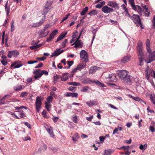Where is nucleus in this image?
<instances>
[{
  "mask_svg": "<svg viewBox=\"0 0 155 155\" xmlns=\"http://www.w3.org/2000/svg\"><path fill=\"white\" fill-rule=\"evenodd\" d=\"M133 9L137 11L139 14H141L142 13V9L140 6L139 5H136L135 8H134Z\"/></svg>",
  "mask_w": 155,
  "mask_h": 155,
  "instance_id": "nucleus-21",
  "label": "nucleus"
},
{
  "mask_svg": "<svg viewBox=\"0 0 155 155\" xmlns=\"http://www.w3.org/2000/svg\"><path fill=\"white\" fill-rule=\"evenodd\" d=\"M146 48L148 54L146 55L145 61L147 63H149L155 60V51L152 52L150 48V42L149 39L146 40Z\"/></svg>",
  "mask_w": 155,
  "mask_h": 155,
  "instance_id": "nucleus-1",
  "label": "nucleus"
},
{
  "mask_svg": "<svg viewBox=\"0 0 155 155\" xmlns=\"http://www.w3.org/2000/svg\"><path fill=\"white\" fill-rule=\"evenodd\" d=\"M80 57L81 60L86 62L88 60V56L87 53L84 50H81L80 53Z\"/></svg>",
  "mask_w": 155,
  "mask_h": 155,
  "instance_id": "nucleus-6",
  "label": "nucleus"
},
{
  "mask_svg": "<svg viewBox=\"0 0 155 155\" xmlns=\"http://www.w3.org/2000/svg\"><path fill=\"white\" fill-rule=\"evenodd\" d=\"M130 3V4L133 9L135 8L136 5H135L134 0H129Z\"/></svg>",
  "mask_w": 155,
  "mask_h": 155,
  "instance_id": "nucleus-35",
  "label": "nucleus"
},
{
  "mask_svg": "<svg viewBox=\"0 0 155 155\" xmlns=\"http://www.w3.org/2000/svg\"><path fill=\"white\" fill-rule=\"evenodd\" d=\"M150 99L153 104L155 105V95L154 96H151L150 97Z\"/></svg>",
  "mask_w": 155,
  "mask_h": 155,
  "instance_id": "nucleus-46",
  "label": "nucleus"
},
{
  "mask_svg": "<svg viewBox=\"0 0 155 155\" xmlns=\"http://www.w3.org/2000/svg\"><path fill=\"white\" fill-rule=\"evenodd\" d=\"M94 83H95L97 85L100 86L101 87H104V84L101 83L98 81H94Z\"/></svg>",
  "mask_w": 155,
  "mask_h": 155,
  "instance_id": "nucleus-32",
  "label": "nucleus"
},
{
  "mask_svg": "<svg viewBox=\"0 0 155 155\" xmlns=\"http://www.w3.org/2000/svg\"><path fill=\"white\" fill-rule=\"evenodd\" d=\"M130 148V147L129 146H122L120 148H118L119 149H123V150H128Z\"/></svg>",
  "mask_w": 155,
  "mask_h": 155,
  "instance_id": "nucleus-43",
  "label": "nucleus"
},
{
  "mask_svg": "<svg viewBox=\"0 0 155 155\" xmlns=\"http://www.w3.org/2000/svg\"><path fill=\"white\" fill-rule=\"evenodd\" d=\"M68 84L69 85L75 86H78L80 84L79 83L75 82H70Z\"/></svg>",
  "mask_w": 155,
  "mask_h": 155,
  "instance_id": "nucleus-34",
  "label": "nucleus"
},
{
  "mask_svg": "<svg viewBox=\"0 0 155 155\" xmlns=\"http://www.w3.org/2000/svg\"><path fill=\"white\" fill-rule=\"evenodd\" d=\"M21 62L18 61L15 62L11 65V67L14 66V68H18L22 66V64L21 63Z\"/></svg>",
  "mask_w": 155,
  "mask_h": 155,
  "instance_id": "nucleus-14",
  "label": "nucleus"
},
{
  "mask_svg": "<svg viewBox=\"0 0 155 155\" xmlns=\"http://www.w3.org/2000/svg\"><path fill=\"white\" fill-rule=\"evenodd\" d=\"M86 103L88 106L90 107H92L94 105H97V104L96 103L95 101H90L89 102H86Z\"/></svg>",
  "mask_w": 155,
  "mask_h": 155,
  "instance_id": "nucleus-30",
  "label": "nucleus"
},
{
  "mask_svg": "<svg viewBox=\"0 0 155 155\" xmlns=\"http://www.w3.org/2000/svg\"><path fill=\"white\" fill-rule=\"evenodd\" d=\"M145 12V14L146 16H149L150 15V12L147 8H145V10H143Z\"/></svg>",
  "mask_w": 155,
  "mask_h": 155,
  "instance_id": "nucleus-33",
  "label": "nucleus"
},
{
  "mask_svg": "<svg viewBox=\"0 0 155 155\" xmlns=\"http://www.w3.org/2000/svg\"><path fill=\"white\" fill-rule=\"evenodd\" d=\"M67 39H65L64 41L62 43V46H63V47H65L66 46V44L67 42Z\"/></svg>",
  "mask_w": 155,
  "mask_h": 155,
  "instance_id": "nucleus-48",
  "label": "nucleus"
},
{
  "mask_svg": "<svg viewBox=\"0 0 155 155\" xmlns=\"http://www.w3.org/2000/svg\"><path fill=\"white\" fill-rule=\"evenodd\" d=\"M78 94L76 93H71V97H77Z\"/></svg>",
  "mask_w": 155,
  "mask_h": 155,
  "instance_id": "nucleus-53",
  "label": "nucleus"
},
{
  "mask_svg": "<svg viewBox=\"0 0 155 155\" xmlns=\"http://www.w3.org/2000/svg\"><path fill=\"white\" fill-rule=\"evenodd\" d=\"M107 5L112 8H115L116 9H118L119 8L118 5L114 2H109L107 3Z\"/></svg>",
  "mask_w": 155,
  "mask_h": 155,
  "instance_id": "nucleus-12",
  "label": "nucleus"
},
{
  "mask_svg": "<svg viewBox=\"0 0 155 155\" xmlns=\"http://www.w3.org/2000/svg\"><path fill=\"white\" fill-rule=\"evenodd\" d=\"M114 151V150H105L104 151V155H111Z\"/></svg>",
  "mask_w": 155,
  "mask_h": 155,
  "instance_id": "nucleus-20",
  "label": "nucleus"
},
{
  "mask_svg": "<svg viewBox=\"0 0 155 155\" xmlns=\"http://www.w3.org/2000/svg\"><path fill=\"white\" fill-rule=\"evenodd\" d=\"M89 89V87H88L85 86L81 89V91L83 92H86Z\"/></svg>",
  "mask_w": 155,
  "mask_h": 155,
  "instance_id": "nucleus-40",
  "label": "nucleus"
},
{
  "mask_svg": "<svg viewBox=\"0 0 155 155\" xmlns=\"http://www.w3.org/2000/svg\"><path fill=\"white\" fill-rule=\"evenodd\" d=\"M137 50L138 53V58L140 61V64L139 65L141 66L142 65V62L143 60L144 56L143 55V43L139 41L137 43Z\"/></svg>",
  "mask_w": 155,
  "mask_h": 155,
  "instance_id": "nucleus-3",
  "label": "nucleus"
},
{
  "mask_svg": "<svg viewBox=\"0 0 155 155\" xmlns=\"http://www.w3.org/2000/svg\"><path fill=\"white\" fill-rule=\"evenodd\" d=\"M117 74L120 79L123 80L128 85L131 84L133 77L127 74V71L125 70H121L117 71Z\"/></svg>",
  "mask_w": 155,
  "mask_h": 155,
  "instance_id": "nucleus-2",
  "label": "nucleus"
},
{
  "mask_svg": "<svg viewBox=\"0 0 155 155\" xmlns=\"http://www.w3.org/2000/svg\"><path fill=\"white\" fill-rule=\"evenodd\" d=\"M41 98L39 97H37L35 103V107L37 111L39 112L41 108L42 104Z\"/></svg>",
  "mask_w": 155,
  "mask_h": 155,
  "instance_id": "nucleus-7",
  "label": "nucleus"
},
{
  "mask_svg": "<svg viewBox=\"0 0 155 155\" xmlns=\"http://www.w3.org/2000/svg\"><path fill=\"white\" fill-rule=\"evenodd\" d=\"M5 33L4 32L2 35V45H3L4 44V37H5Z\"/></svg>",
  "mask_w": 155,
  "mask_h": 155,
  "instance_id": "nucleus-55",
  "label": "nucleus"
},
{
  "mask_svg": "<svg viewBox=\"0 0 155 155\" xmlns=\"http://www.w3.org/2000/svg\"><path fill=\"white\" fill-rule=\"evenodd\" d=\"M53 97L51 96H49L46 99L48 103H50L53 100Z\"/></svg>",
  "mask_w": 155,
  "mask_h": 155,
  "instance_id": "nucleus-39",
  "label": "nucleus"
},
{
  "mask_svg": "<svg viewBox=\"0 0 155 155\" xmlns=\"http://www.w3.org/2000/svg\"><path fill=\"white\" fill-rule=\"evenodd\" d=\"M48 7L45 6V8L44 9L43 11L42 12L43 15H46L48 12Z\"/></svg>",
  "mask_w": 155,
  "mask_h": 155,
  "instance_id": "nucleus-37",
  "label": "nucleus"
},
{
  "mask_svg": "<svg viewBox=\"0 0 155 155\" xmlns=\"http://www.w3.org/2000/svg\"><path fill=\"white\" fill-rule=\"evenodd\" d=\"M131 19L133 20L135 24H137V25L140 26L142 28H143L140 22V18L138 15H133L132 17H131Z\"/></svg>",
  "mask_w": 155,
  "mask_h": 155,
  "instance_id": "nucleus-5",
  "label": "nucleus"
},
{
  "mask_svg": "<svg viewBox=\"0 0 155 155\" xmlns=\"http://www.w3.org/2000/svg\"><path fill=\"white\" fill-rule=\"evenodd\" d=\"M68 73H65L61 77V81H65L68 79Z\"/></svg>",
  "mask_w": 155,
  "mask_h": 155,
  "instance_id": "nucleus-26",
  "label": "nucleus"
},
{
  "mask_svg": "<svg viewBox=\"0 0 155 155\" xmlns=\"http://www.w3.org/2000/svg\"><path fill=\"white\" fill-rule=\"evenodd\" d=\"M104 75L105 78L109 79V81L111 82H115L117 81L116 76L111 72L105 73Z\"/></svg>",
  "mask_w": 155,
  "mask_h": 155,
  "instance_id": "nucleus-4",
  "label": "nucleus"
},
{
  "mask_svg": "<svg viewBox=\"0 0 155 155\" xmlns=\"http://www.w3.org/2000/svg\"><path fill=\"white\" fill-rule=\"evenodd\" d=\"M54 38V37L51 35L50 34L49 37V38H48L47 39L46 41L47 42H49L52 39Z\"/></svg>",
  "mask_w": 155,
  "mask_h": 155,
  "instance_id": "nucleus-44",
  "label": "nucleus"
},
{
  "mask_svg": "<svg viewBox=\"0 0 155 155\" xmlns=\"http://www.w3.org/2000/svg\"><path fill=\"white\" fill-rule=\"evenodd\" d=\"M51 27V25L49 24L46 25L44 28V31H46L47 29Z\"/></svg>",
  "mask_w": 155,
  "mask_h": 155,
  "instance_id": "nucleus-51",
  "label": "nucleus"
},
{
  "mask_svg": "<svg viewBox=\"0 0 155 155\" xmlns=\"http://www.w3.org/2000/svg\"><path fill=\"white\" fill-rule=\"evenodd\" d=\"M46 31H44V29L43 31H40L39 36L40 37H43L46 36L48 33L49 31H47L45 32Z\"/></svg>",
  "mask_w": 155,
  "mask_h": 155,
  "instance_id": "nucleus-22",
  "label": "nucleus"
},
{
  "mask_svg": "<svg viewBox=\"0 0 155 155\" xmlns=\"http://www.w3.org/2000/svg\"><path fill=\"white\" fill-rule=\"evenodd\" d=\"M147 144H145L144 145H140L139 148L141 150H145L147 148Z\"/></svg>",
  "mask_w": 155,
  "mask_h": 155,
  "instance_id": "nucleus-41",
  "label": "nucleus"
},
{
  "mask_svg": "<svg viewBox=\"0 0 155 155\" xmlns=\"http://www.w3.org/2000/svg\"><path fill=\"white\" fill-rule=\"evenodd\" d=\"M14 21L12 20L11 22V32H13L14 30Z\"/></svg>",
  "mask_w": 155,
  "mask_h": 155,
  "instance_id": "nucleus-38",
  "label": "nucleus"
},
{
  "mask_svg": "<svg viewBox=\"0 0 155 155\" xmlns=\"http://www.w3.org/2000/svg\"><path fill=\"white\" fill-rule=\"evenodd\" d=\"M45 128L51 137H54V136L53 134L52 128L51 126L49 127L48 126H47L46 127H45Z\"/></svg>",
  "mask_w": 155,
  "mask_h": 155,
  "instance_id": "nucleus-15",
  "label": "nucleus"
},
{
  "mask_svg": "<svg viewBox=\"0 0 155 155\" xmlns=\"http://www.w3.org/2000/svg\"><path fill=\"white\" fill-rule=\"evenodd\" d=\"M41 45V44L35 45L34 46H31L30 48L31 50L37 49Z\"/></svg>",
  "mask_w": 155,
  "mask_h": 155,
  "instance_id": "nucleus-31",
  "label": "nucleus"
},
{
  "mask_svg": "<svg viewBox=\"0 0 155 155\" xmlns=\"http://www.w3.org/2000/svg\"><path fill=\"white\" fill-rule=\"evenodd\" d=\"M85 65L84 64H79L77 66V68H78V70L81 71L82 69H83Z\"/></svg>",
  "mask_w": 155,
  "mask_h": 155,
  "instance_id": "nucleus-36",
  "label": "nucleus"
},
{
  "mask_svg": "<svg viewBox=\"0 0 155 155\" xmlns=\"http://www.w3.org/2000/svg\"><path fill=\"white\" fill-rule=\"evenodd\" d=\"M75 45L74 47L76 48L79 47L81 48L82 46V43L81 40H76V41L72 45Z\"/></svg>",
  "mask_w": 155,
  "mask_h": 155,
  "instance_id": "nucleus-17",
  "label": "nucleus"
},
{
  "mask_svg": "<svg viewBox=\"0 0 155 155\" xmlns=\"http://www.w3.org/2000/svg\"><path fill=\"white\" fill-rule=\"evenodd\" d=\"M41 71L40 69H38L37 70H36L35 71V74H39L41 72Z\"/></svg>",
  "mask_w": 155,
  "mask_h": 155,
  "instance_id": "nucleus-56",
  "label": "nucleus"
},
{
  "mask_svg": "<svg viewBox=\"0 0 155 155\" xmlns=\"http://www.w3.org/2000/svg\"><path fill=\"white\" fill-rule=\"evenodd\" d=\"M51 5V3L48 1H47L46 4L45 6L46 7H48H48H50Z\"/></svg>",
  "mask_w": 155,
  "mask_h": 155,
  "instance_id": "nucleus-59",
  "label": "nucleus"
},
{
  "mask_svg": "<svg viewBox=\"0 0 155 155\" xmlns=\"http://www.w3.org/2000/svg\"><path fill=\"white\" fill-rule=\"evenodd\" d=\"M1 62L3 65L5 66L7 65V61L6 60L1 61Z\"/></svg>",
  "mask_w": 155,
  "mask_h": 155,
  "instance_id": "nucleus-50",
  "label": "nucleus"
},
{
  "mask_svg": "<svg viewBox=\"0 0 155 155\" xmlns=\"http://www.w3.org/2000/svg\"><path fill=\"white\" fill-rule=\"evenodd\" d=\"M152 22L153 23V26L152 27V28H155V15L154 16L153 19L152 20Z\"/></svg>",
  "mask_w": 155,
  "mask_h": 155,
  "instance_id": "nucleus-47",
  "label": "nucleus"
},
{
  "mask_svg": "<svg viewBox=\"0 0 155 155\" xmlns=\"http://www.w3.org/2000/svg\"><path fill=\"white\" fill-rule=\"evenodd\" d=\"M79 137V136L78 134V133L75 134L73 136L71 137L72 139L74 141H77V139Z\"/></svg>",
  "mask_w": 155,
  "mask_h": 155,
  "instance_id": "nucleus-27",
  "label": "nucleus"
},
{
  "mask_svg": "<svg viewBox=\"0 0 155 155\" xmlns=\"http://www.w3.org/2000/svg\"><path fill=\"white\" fill-rule=\"evenodd\" d=\"M151 73L152 74V76L155 78V71H154L153 69H151Z\"/></svg>",
  "mask_w": 155,
  "mask_h": 155,
  "instance_id": "nucleus-60",
  "label": "nucleus"
},
{
  "mask_svg": "<svg viewBox=\"0 0 155 155\" xmlns=\"http://www.w3.org/2000/svg\"><path fill=\"white\" fill-rule=\"evenodd\" d=\"M110 21L112 23V24L117 25V22L116 21H114L110 19Z\"/></svg>",
  "mask_w": 155,
  "mask_h": 155,
  "instance_id": "nucleus-62",
  "label": "nucleus"
},
{
  "mask_svg": "<svg viewBox=\"0 0 155 155\" xmlns=\"http://www.w3.org/2000/svg\"><path fill=\"white\" fill-rule=\"evenodd\" d=\"M22 89V86L21 85L17 84L14 86V89L16 91H20Z\"/></svg>",
  "mask_w": 155,
  "mask_h": 155,
  "instance_id": "nucleus-23",
  "label": "nucleus"
},
{
  "mask_svg": "<svg viewBox=\"0 0 155 155\" xmlns=\"http://www.w3.org/2000/svg\"><path fill=\"white\" fill-rule=\"evenodd\" d=\"M58 32V31L57 30H54L52 32V33L50 34L52 35L54 37V36L56 35L57 34V32Z\"/></svg>",
  "mask_w": 155,
  "mask_h": 155,
  "instance_id": "nucleus-45",
  "label": "nucleus"
},
{
  "mask_svg": "<svg viewBox=\"0 0 155 155\" xmlns=\"http://www.w3.org/2000/svg\"><path fill=\"white\" fill-rule=\"evenodd\" d=\"M64 51V50L62 49L60 50V49H57L51 55V57H53L54 56H57Z\"/></svg>",
  "mask_w": 155,
  "mask_h": 155,
  "instance_id": "nucleus-11",
  "label": "nucleus"
},
{
  "mask_svg": "<svg viewBox=\"0 0 155 155\" xmlns=\"http://www.w3.org/2000/svg\"><path fill=\"white\" fill-rule=\"evenodd\" d=\"M67 34V32L66 31L64 33H61L59 36L58 38L57 39V40L55 41V42H57L59 41H60L62 39H63L66 35Z\"/></svg>",
  "mask_w": 155,
  "mask_h": 155,
  "instance_id": "nucleus-16",
  "label": "nucleus"
},
{
  "mask_svg": "<svg viewBox=\"0 0 155 155\" xmlns=\"http://www.w3.org/2000/svg\"><path fill=\"white\" fill-rule=\"evenodd\" d=\"M130 58V57L128 56H125L122 59L121 61L124 63H125L128 61Z\"/></svg>",
  "mask_w": 155,
  "mask_h": 155,
  "instance_id": "nucleus-24",
  "label": "nucleus"
},
{
  "mask_svg": "<svg viewBox=\"0 0 155 155\" xmlns=\"http://www.w3.org/2000/svg\"><path fill=\"white\" fill-rule=\"evenodd\" d=\"M149 66H147L145 71V76L148 80H149V79L150 75L152 76V74L151 73V69L149 70Z\"/></svg>",
  "mask_w": 155,
  "mask_h": 155,
  "instance_id": "nucleus-13",
  "label": "nucleus"
},
{
  "mask_svg": "<svg viewBox=\"0 0 155 155\" xmlns=\"http://www.w3.org/2000/svg\"><path fill=\"white\" fill-rule=\"evenodd\" d=\"M45 16H44V18H43L42 19L40 20L39 22L32 23L30 24V26L32 28L39 27L42 25L45 21Z\"/></svg>",
  "mask_w": 155,
  "mask_h": 155,
  "instance_id": "nucleus-8",
  "label": "nucleus"
},
{
  "mask_svg": "<svg viewBox=\"0 0 155 155\" xmlns=\"http://www.w3.org/2000/svg\"><path fill=\"white\" fill-rule=\"evenodd\" d=\"M10 97V95H9L8 94L5 95L3 97L2 99V100H5L7 98H9Z\"/></svg>",
  "mask_w": 155,
  "mask_h": 155,
  "instance_id": "nucleus-64",
  "label": "nucleus"
},
{
  "mask_svg": "<svg viewBox=\"0 0 155 155\" xmlns=\"http://www.w3.org/2000/svg\"><path fill=\"white\" fill-rule=\"evenodd\" d=\"M28 95V93L27 92H22L20 94V97H25L27 96Z\"/></svg>",
  "mask_w": 155,
  "mask_h": 155,
  "instance_id": "nucleus-42",
  "label": "nucleus"
},
{
  "mask_svg": "<svg viewBox=\"0 0 155 155\" xmlns=\"http://www.w3.org/2000/svg\"><path fill=\"white\" fill-rule=\"evenodd\" d=\"M102 11L105 13H108L113 12V8L108 7L107 6H104L101 9Z\"/></svg>",
  "mask_w": 155,
  "mask_h": 155,
  "instance_id": "nucleus-9",
  "label": "nucleus"
},
{
  "mask_svg": "<svg viewBox=\"0 0 155 155\" xmlns=\"http://www.w3.org/2000/svg\"><path fill=\"white\" fill-rule=\"evenodd\" d=\"M93 118V115L89 117H86L87 120L89 121H91L92 119Z\"/></svg>",
  "mask_w": 155,
  "mask_h": 155,
  "instance_id": "nucleus-63",
  "label": "nucleus"
},
{
  "mask_svg": "<svg viewBox=\"0 0 155 155\" xmlns=\"http://www.w3.org/2000/svg\"><path fill=\"white\" fill-rule=\"evenodd\" d=\"M77 118V116L76 115H75V116L73 117L72 119L73 122L75 123H78Z\"/></svg>",
  "mask_w": 155,
  "mask_h": 155,
  "instance_id": "nucleus-49",
  "label": "nucleus"
},
{
  "mask_svg": "<svg viewBox=\"0 0 155 155\" xmlns=\"http://www.w3.org/2000/svg\"><path fill=\"white\" fill-rule=\"evenodd\" d=\"M88 10V8L87 7H86L84 8L80 13L81 15H84L85 14Z\"/></svg>",
  "mask_w": 155,
  "mask_h": 155,
  "instance_id": "nucleus-29",
  "label": "nucleus"
},
{
  "mask_svg": "<svg viewBox=\"0 0 155 155\" xmlns=\"http://www.w3.org/2000/svg\"><path fill=\"white\" fill-rule=\"evenodd\" d=\"M99 68L96 66L91 67L89 70V74H91L95 72L97 70H98Z\"/></svg>",
  "mask_w": 155,
  "mask_h": 155,
  "instance_id": "nucleus-18",
  "label": "nucleus"
},
{
  "mask_svg": "<svg viewBox=\"0 0 155 155\" xmlns=\"http://www.w3.org/2000/svg\"><path fill=\"white\" fill-rule=\"evenodd\" d=\"M97 13V11L96 10H94L91 11L88 13V14L91 16L95 15Z\"/></svg>",
  "mask_w": 155,
  "mask_h": 155,
  "instance_id": "nucleus-28",
  "label": "nucleus"
},
{
  "mask_svg": "<svg viewBox=\"0 0 155 155\" xmlns=\"http://www.w3.org/2000/svg\"><path fill=\"white\" fill-rule=\"evenodd\" d=\"M19 54L18 51H9L8 54V57L9 58H11L12 57H15Z\"/></svg>",
  "mask_w": 155,
  "mask_h": 155,
  "instance_id": "nucleus-10",
  "label": "nucleus"
},
{
  "mask_svg": "<svg viewBox=\"0 0 155 155\" xmlns=\"http://www.w3.org/2000/svg\"><path fill=\"white\" fill-rule=\"evenodd\" d=\"M45 107L46 108L47 110H48L49 111L50 110L49 109V105L48 104V103L47 102H45Z\"/></svg>",
  "mask_w": 155,
  "mask_h": 155,
  "instance_id": "nucleus-54",
  "label": "nucleus"
},
{
  "mask_svg": "<svg viewBox=\"0 0 155 155\" xmlns=\"http://www.w3.org/2000/svg\"><path fill=\"white\" fill-rule=\"evenodd\" d=\"M150 130L153 133L155 132V128L153 126H150Z\"/></svg>",
  "mask_w": 155,
  "mask_h": 155,
  "instance_id": "nucleus-61",
  "label": "nucleus"
},
{
  "mask_svg": "<svg viewBox=\"0 0 155 155\" xmlns=\"http://www.w3.org/2000/svg\"><path fill=\"white\" fill-rule=\"evenodd\" d=\"M8 1H7L6 3V4L5 5V11L6 12V14L7 16H8L9 12H10V5H8Z\"/></svg>",
  "mask_w": 155,
  "mask_h": 155,
  "instance_id": "nucleus-19",
  "label": "nucleus"
},
{
  "mask_svg": "<svg viewBox=\"0 0 155 155\" xmlns=\"http://www.w3.org/2000/svg\"><path fill=\"white\" fill-rule=\"evenodd\" d=\"M105 2L104 1H102L99 2L98 4H97L95 7L96 8H101L102 6L105 4Z\"/></svg>",
  "mask_w": 155,
  "mask_h": 155,
  "instance_id": "nucleus-25",
  "label": "nucleus"
},
{
  "mask_svg": "<svg viewBox=\"0 0 155 155\" xmlns=\"http://www.w3.org/2000/svg\"><path fill=\"white\" fill-rule=\"evenodd\" d=\"M35 75H36L35 76H34L35 78V79H37L38 78L41 77V74L40 73V74H35Z\"/></svg>",
  "mask_w": 155,
  "mask_h": 155,
  "instance_id": "nucleus-58",
  "label": "nucleus"
},
{
  "mask_svg": "<svg viewBox=\"0 0 155 155\" xmlns=\"http://www.w3.org/2000/svg\"><path fill=\"white\" fill-rule=\"evenodd\" d=\"M40 73H41V76L43 74H45L46 75H47L48 74V72L46 71H45V70L41 71Z\"/></svg>",
  "mask_w": 155,
  "mask_h": 155,
  "instance_id": "nucleus-52",
  "label": "nucleus"
},
{
  "mask_svg": "<svg viewBox=\"0 0 155 155\" xmlns=\"http://www.w3.org/2000/svg\"><path fill=\"white\" fill-rule=\"evenodd\" d=\"M130 97L137 101H139L140 100V98L138 97H133L132 96H130Z\"/></svg>",
  "mask_w": 155,
  "mask_h": 155,
  "instance_id": "nucleus-57",
  "label": "nucleus"
}]
</instances>
